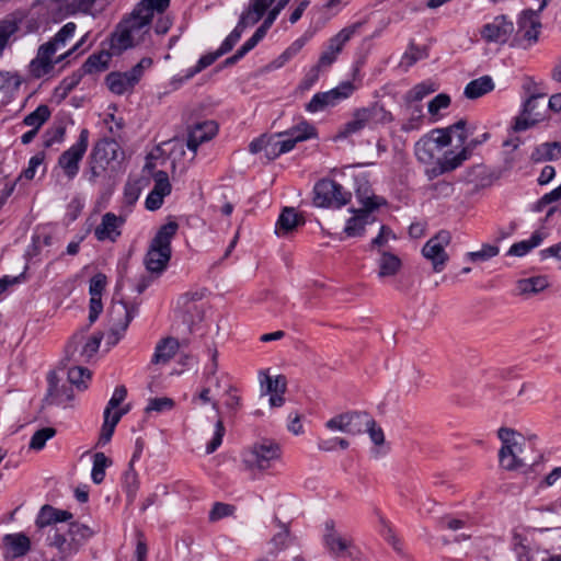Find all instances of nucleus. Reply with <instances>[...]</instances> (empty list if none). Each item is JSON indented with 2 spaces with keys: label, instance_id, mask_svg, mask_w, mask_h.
<instances>
[{
  "label": "nucleus",
  "instance_id": "1",
  "mask_svg": "<svg viewBox=\"0 0 561 561\" xmlns=\"http://www.w3.org/2000/svg\"><path fill=\"white\" fill-rule=\"evenodd\" d=\"M497 436L502 442L499 461L503 469L508 471L520 470L534 466L540 458V455L536 453L533 439L525 438L515 430L501 427L497 431Z\"/></svg>",
  "mask_w": 561,
  "mask_h": 561
},
{
  "label": "nucleus",
  "instance_id": "2",
  "mask_svg": "<svg viewBox=\"0 0 561 561\" xmlns=\"http://www.w3.org/2000/svg\"><path fill=\"white\" fill-rule=\"evenodd\" d=\"M178 229L175 221H169L159 228L145 256V265L149 272L161 274L167 268L172 254L171 241Z\"/></svg>",
  "mask_w": 561,
  "mask_h": 561
},
{
  "label": "nucleus",
  "instance_id": "3",
  "mask_svg": "<svg viewBox=\"0 0 561 561\" xmlns=\"http://www.w3.org/2000/svg\"><path fill=\"white\" fill-rule=\"evenodd\" d=\"M352 199V193L332 179H321L313 186V204L321 208L340 209Z\"/></svg>",
  "mask_w": 561,
  "mask_h": 561
},
{
  "label": "nucleus",
  "instance_id": "4",
  "mask_svg": "<svg viewBox=\"0 0 561 561\" xmlns=\"http://www.w3.org/2000/svg\"><path fill=\"white\" fill-rule=\"evenodd\" d=\"M390 118L391 114L378 103L357 108L354 111L352 119L340 128L337 137L347 138L360 133L366 127H370L373 123L385 122Z\"/></svg>",
  "mask_w": 561,
  "mask_h": 561
},
{
  "label": "nucleus",
  "instance_id": "5",
  "mask_svg": "<svg viewBox=\"0 0 561 561\" xmlns=\"http://www.w3.org/2000/svg\"><path fill=\"white\" fill-rule=\"evenodd\" d=\"M84 332H76L65 347L66 358L76 364L88 363L99 351L103 339V333L96 332L83 343Z\"/></svg>",
  "mask_w": 561,
  "mask_h": 561
},
{
  "label": "nucleus",
  "instance_id": "6",
  "mask_svg": "<svg viewBox=\"0 0 561 561\" xmlns=\"http://www.w3.org/2000/svg\"><path fill=\"white\" fill-rule=\"evenodd\" d=\"M282 456V448L278 443L272 439H262L254 444L244 458L250 469L266 470L273 467Z\"/></svg>",
  "mask_w": 561,
  "mask_h": 561
},
{
  "label": "nucleus",
  "instance_id": "7",
  "mask_svg": "<svg viewBox=\"0 0 561 561\" xmlns=\"http://www.w3.org/2000/svg\"><path fill=\"white\" fill-rule=\"evenodd\" d=\"M89 130L82 128L77 141L58 158V167L62 170L68 180H73L79 173L80 162L89 146Z\"/></svg>",
  "mask_w": 561,
  "mask_h": 561
},
{
  "label": "nucleus",
  "instance_id": "8",
  "mask_svg": "<svg viewBox=\"0 0 561 561\" xmlns=\"http://www.w3.org/2000/svg\"><path fill=\"white\" fill-rule=\"evenodd\" d=\"M355 90L356 88L353 82L343 81L330 91L316 93L309 103L306 104V111L317 113L324 111L327 107L335 106L341 101L350 98Z\"/></svg>",
  "mask_w": 561,
  "mask_h": 561
},
{
  "label": "nucleus",
  "instance_id": "9",
  "mask_svg": "<svg viewBox=\"0 0 561 561\" xmlns=\"http://www.w3.org/2000/svg\"><path fill=\"white\" fill-rule=\"evenodd\" d=\"M515 31L512 20L506 15L501 14L495 16L492 21L485 23L481 30V38L486 44H506Z\"/></svg>",
  "mask_w": 561,
  "mask_h": 561
},
{
  "label": "nucleus",
  "instance_id": "10",
  "mask_svg": "<svg viewBox=\"0 0 561 561\" xmlns=\"http://www.w3.org/2000/svg\"><path fill=\"white\" fill-rule=\"evenodd\" d=\"M450 242V233L446 230L439 231L431 238L423 247L422 254L433 264V270L437 273L442 272L448 261V254L445 247Z\"/></svg>",
  "mask_w": 561,
  "mask_h": 561
},
{
  "label": "nucleus",
  "instance_id": "11",
  "mask_svg": "<svg viewBox=\"0 0 561 561\" xmlns=\"http://www.w3.org/2000/svg\"><path fill=\"white\" fill-rule=\"evenodd\" d=\"M138 312L136 305H128L121 301L114 304L110 310L111 336H114V343L118 342L129 323Z\"/></svg>",
  "mask_w": 561,
  "mask_h": 561
},
{
  "label": "nucleus",
  "instance_id": "12",
  "mask_svg": "<svg viewBox=\"0 0 561 561\" xmlns=\"http://www.w3.org/2000/svg\"><path fill=\"white\" fill-rule=\"evenodd\" d=\"M546 4L547 2L543 0L538 11L525 10L522 12L517 22L518 30L516 32V41H526L528 46L538 41L539 30L541 27L538 12L542 11Z\"/></svg>",
  "mask_w": 561,
  "mask_h": 561
},
{
  "label": "nucleus",
  "instance_id": "13",
  "mask_svg": "<svg viewBox=\"0 0 561 561\" xmlns=\"http://www.w3.org/2000/svg\"><path fill=\"white\" fill-rule=\"evenodd\" d=\"M318 136L317 129L307 121H301L299 124L293 126L286 131L276 134L279 138V148L283 153L293 150L297 142H301Z\"/></svg>",
  "mask_w": 561,
  "mask_h": 561
},
{
  "label": "nucleus",
  "instance_id": "14",
  "mask_svg": "<svg viewBox=\"0 0 561 561\" xmlns=\"http://www.w3.org/2000/svg\"><path fill=\"white\" fill-rule=\"evenodd\" d=\"M543 98L528 96L524 103L523 111L515 118L514 130L524 131L545 119V106L540 104Z\"/></svg>",
  "mask_w": 561,
  "mask_h": 561
},
{
  "label": "nucleus",
  "instance_id": "15",
  "mask_svg": "<svg viewBox=\"0 0 561 561\" xmlns=\"http://www.w3.org/2000/svg\"><path fill=\"white\" fill-rule=\"evenodd\" d=\"M357 196L359 198V202L363 204L364 209H360L358 211L351 209L352 211L356 213L357 215L354 217H351L346 221L344 232L348 237L362 236L365 231V225L367 224L368 213L375 210L380 205L379 203L376 202L375 196L363 197L360 195V190H357Z\"/></svg>",
  "mask_w": 561,
  "mask_h": 561
},
{
  "label": "nucleus",
  "instance_id": "16",
  "mask_svg": "<svg viewBox=\"0 0 561 561\" xmlns=\"http://www.w3.org/2000/svg\"><path fill=\"white\" fill-rule=\"evenodd\" d=\"M356 25L342 28L336 35L329 39L327 49L320 55L318 68L330 67L342 51L344 45L355 34Z\"/></svg>",
  "mask_w": 561,
  "mask_h": 561
},
{
  "label": "nucleus",
  "instance_id": "17",
  "mask_svg": "<svg viewBox=\"0 0 561 561\" xmlns=\"http://www.w3.org/2000/svg\"><path fill=\"white\" fill-rule=\"evenodd\" d=\"M262 394H270V405L282 407L285 402L284 393L287 389V379L284 375L271 377L265 373L260 374Z\"/></svg>",
  "mask_w": 561,
  "mask_h": 561
},
{
  "label": "nucleus",
  "instance_id": "18",
  "mask_svg": "<svg viewBox=\"0 0 561 561\" xmlns=\"http://www.w3.org/2000/svg\"><path fill=\"white\" fill-rule=\"evenodd\" d=\"M125 221L126 218L124 216H117L114 213H105L101 218L100 225L94 229V237L101 242H115L122 234V227Z\"/></svg>",
  "mask_w": 561,
  "mask_h": 561
},
{
  "label": "nucleus",
  "instance_id": "19",
  "mask_svg": "<svg viewBox=\"0 0 561 561\" xmlns=\"http://www.w3.org/2000/svg\"><path fill=\"white\" fill-rule=\"evenodd\" d=\"M218 133V125L215 121H204L188 127L186 147L196 153L198 147L213 139Z\"/></svg>",
  "mask_w": 561,
  "mask_h": 561
},
{
  "label": "nucleus",
  "instance_id": "20",
  "mask_svg": "<svg viewBox=\"0 0 561 561\" xmlns=\"http://www.w3.org/2000/svg\"><path fill=\"white\" fill-rule=\"evenodd\" d=\"M323 542L328 551L336 559L352 557L351 540L341 536L334 528V522L328 520L325 523V534Z\"/></svg>",
  "mask_w": 561,
  "mask_h": 561
},
{
  "label": "nucleus",
  "instance_id": "21",
  "mask_svg": "<svg viewBox=\"0 0 561 561\" xmlns=\"http://www.w3.org/2000/svg\"><path fill=\"white\" fill-rule=\"evenodd\" d=\"M47 546L54 550L49 561H68L78 553L67 535L59 528H55L54 533L47 536Z\"/></svg>",
  "mask_w": 561,
  "mask_h": 561
},
{
  "label": "nucleus",
  "instance_id": "22",
  "mask_svg": "<svg viewBox=\"0 0 561 561\" xmlns=\"http://www.w3.org/2000/svg\"><path fill=\"white\" fill-rule=\"evenodd\" d=\"M138 70L133 68L125 72H111L106 76V83L111 92L122 95L131 90L140 80Z\"/></svg>",
  "mask_w": 561,
  "mask_h": 561
},
{
  "label": "nucleus",
  "instance_id": "23",
  "mask_svg": "<svg viewBox=\"0 0 561 561\" xmlns=\"http://www.w3.org/2000/svg\"><path fill=\"white\" fill-rule=\"evenodd\" d=\"M135 31H139V28L131 27L126 21L118 23L110 39V48L113 54L119 55L134 46L131 33Z\"/></svg>",
  "mask_w": 561,
  "mask_h": 561
},
{
  "label": "nucleus",
  "instance_id": "24",
  "mask_svg": "<svg viewBox=\"0 0 561 561\" xmlns=\"http://www.w3.org/2000/svg\"><path fill=\"white\" fill-rule=\"evenodd\" d=\"M48 389L45 397L47 404L64 405L71 401L75 397L71 386H58V379L55 373H50L47 377Z\"/></svg>",
  "mask_w": 561,
  "mask_h": 561
},
{
  "label": "nucleus",
  "instance_id": "25",
  "mask_svg": "<svg viewBox=\"0 0 561 561\" xmlns=\"http://www.w3.org/2000/svg\"><path fill=\"white\" fill-rule=\"evenodd\" d=\"M119 150L121 146L115 139L103 138L94 145L90 156L110 167L112 162L118 160Z\"/></svg>",
  "mask_w": 561,
  "mask_h": 561
},
{
  "label": "nucleus",
  "instance_id": "26",
  "mask_svg": "<svg viewBox=\"0 0 561 561\" xmlns=\"http://www.w3.org/2000/svg\"><path fill=\"white\" fill-rule=\"evenodd\" d=\"M113 51L102 49L98 53H94L88 57L84 64L81 66V71L83 75H92L105 71L113 56Z\"/></svg>",
  "mask_w": 561,
  "mask_h": 561
},
{
  "label": "nucleus",
  "instance_id": "27",
  "mask_svg": "<svg viewBox=\"0 0 561 561\" xmlns=\"http://www.w3.org/2000/svg\"><path fill=\"white\" fill-rule=\"evenodd\" d=\"M304 224V218L298 215L294 208L286 207L283 209L277 219L275 232L278 236H285L293 231L297 226Z\"/></svg>",
  "mask_w": 561,
  "mask_h": 561
},
{
  "label": "nucleus",
  "instance_id": "28",
  "mask_svg": "<svg viewBox=\"0 0 561 561\" xmlns=\"http://www.w3.org/2000/svg\"><path fill=\"white\" fill-rule=\"evenodd\" d=\"M70 540L73 548L79 550L87 543V541L94 535V530L89 526L80 523H70L68 529L64 531Z\"/></svg>",
  "mask_w": 561,
  "mask_h": 561
},
{
  "label": "nucleus",
  "instance_id": "29",
  "mask_svg": "<svg viewBox=\"0 0 561 561\" xmlns=\"http://www.w3.org/2000/svg\"><path fill=\"white\" fill-rule=\"evenodd\" d=\"M22 23V18L16 13H11L0 20V56L8 45L11 36L19 30Z\"/></svg>",
  "mask_w": 561,
  "mask_h": 561
},
{
  "label": "nucleus",
  "instance_id": "30",
  "mask_svg": "<svg viewBox=\"0 0 561 561\" xmlns=\"http://www.w3.org/2000/svg\"><path fill=\"white\" fill-rule=\"evenodd\" d=\"M3 543L13 558L23 557L31 550L30 538L22 533L5 535Z\"/></svg>",
  "mask_w": 561,
  "mask_h": 561
},
{
  "label": "nucleus",
  "instance_id": "31",
  "mask_svg": "<svg viewBox=\"0 0 561 561\" xmlns=\"http://www.w3.org/2000/svg\"><path fill=\"white\" fill-rule=\"evenodd\" d=\"M179 348V341L174 337H164L156 346L153 356L151 358L152 364H165L176 353Z\"/></svg>",
  "mask_w": 561,
  "mask_h": 561
},
{
  "label": "nucleus",
  "instance_id": "32",
  "mask_svg": "<svg viewBox=\"0 0 561 561\" xmlns=\"http://www.w3.org/2000/svg\"><path fill=\"white\" fill-rule=\"evenodd\" d=\"M530 159L536 163L561 159V142L551 141L540 144L531 152Z\"/></svg>",
  "mask_w": 561,
  "mask_h": 561
},
{
  "label": "nucleus",
  "instance_id": "33",
  "mask_svg": "<svg viewBox=\"0 0 561 561\" xmlns=\"http://www.w3.org/2000/svg\"><path fill=\"white\" fill-rule=\"evenodd\" d=\"M494 82L490 76H482L471 80L465 88L463 94L467 99L476 100L493 91Z\"/></svg>",
  "mask_w": 561,
  "mask_h": 561
},
{
  "label": "nucleus",
  "instance_id": "34",
  "mask_svg": "<svg viewBox=\"0 0 561 561\" xmlns=\"http://www.w3.org/2000/svg\"><path fill=\"white\" fill-rule=\"evenodd\" d=\"M378 266H379L378 276L379 277H389V276H394L400 271V268L402 266V262L399 259V256H397L390 252L382 251L380 253V257L378 260Z\"/></svg>",
  "mask_w": 561,
  "mask_h": 561
},
{
  "label": "nucleus",
  "instance_id": "35",
  "mask_svg": "<svg viewBox=\"0 0 561 561\" xmlns=\"http://www.w3.org/2000/svg\"><path fill=\"white\" fill-rule=\"evenodd\" d=\"M95 0H66L64 5L60 7V18L72 16L79 13L92 14V8L95 4Z\"/></svg>",
  "mask_w": 561,
  "mask_h": 561
},
{
  "label": "nucleus",
  "instance_id": "36",
  "mask_svg": "<svg viewBox=\"0 0 561 561\" xmlns=\"http://www.w3.org/2000/svg\"><path fill=\"white\" fill-rule=\"evenodd\" d=\"M153 18V13L150 9L141 0L133 10L129 18L125 21L131 25L134 28L141 30L144 26L150 24Z\"/></svg>",
  "mask_w": 561,
  "mask_h": 561
},
{
  "label": "nucleus",
  "instance_id": "37",
  "mask_svg": "<svg viewBox=\"0 0 561 561\" xmlns=\"http://www.w3.org/2000/svg\"><path fill=\"white\" fill-rule=\"evenodd\" d=\"M347 420V434L356 435L363 433L366 428V425H375V420L370 417L368 413L365 412H348Z\"/></svg>",
  "mask_w": 561,
  "mask_h": 561
},
{
  "label": "nucleus",
  "instance_id": "38",
  "mask_svg": "<svg viewBox=\"0 0 561 561\" xmlns=\"http://www.w3.org/2000/svg\"><path fill=\"white\" fill-rule=\"evenodd\" d=\"M549 283L546 276H534L519 279L517 289L522 295L538 294L548 287Z\"/></svg>",
  "mask_w": 561,
  "mask_h": 561
},
{
  "label": "nucleus",
  "instance_id": "39",
  "mask_svg": "<svg viewBox=\"0 0 561 561\" xmlns=\"http://www.w3.org/2000/svg\"><path fill=\"white\" fill-rule=\"evenodd\" d=\"M543 240L539 231H535L528 240L514 243L507 251V255L524 256L534 248L538 247Z\"/></svg>",
  "mask_w": 561,
  "mask_h": 561
},
{
  "label": "nucleus",
  "instance_id": "40",
  "mask_svg": "<svg viewBox=\"0 0 561 561\" xmlns=\"http://www.w3.org/2000/svg\"><path fill=\"white\" fill-rule=\"evenodd\" d=\"M111 465L112 460L104 453L94 454L91 479L95 484H101L104 481L105 470Z\"/></svg>",
  "mask_w": 561,
  "mask_h": 561
},
{
  "label": "nucleus",
  "instance_id": "41",
  "mask_svg": "<svg viewBox=\"0 0 561 561\" xmlns=\"http://www.w3.org/2000/svg\"><path fill=\"white\" fill-rule=\"evenodd\" d=\"M50 114L49 107L45 104H41L35 111L24 117L23 123L38 131V129L49 119Z\"/></svg>",
  "mask_w": 561,
  "mask_h": 561
},
{
  "label": "nucleus",
  "instance_id": "42",
  "mask_svg": "<svg viewBox=\"0 0 561 561\" xmlns=\"http://www.w3.org/2000/svg\"><path fill=\"white\" fill-rule=\"evenodd\" d=\"M91 379V371L88 368L76 365L68 370V386H76L79 390L88 388V381Z\"/></svg>",
  "mask_w": 561,
  "mask_h": 561
},
{
  "label": "nucleus",
  "instance_id": "43",
  "mask_svg": "<svg viewBox=\"0 0 561 561\" xmlns=\"http://www.w3.org/2000/svg\"><path fill=\"white\" fill-rule=\"evenodd\" d=\"M476 125H468L466 119H459L449 126L453 135L457 138L459 145L463 147L470 136L474 135Z\"/></svg>",
  "mask_w": 561,
  "mask_h": 561
},
{
  "label": "nucleus",
  "instance_id": "44",
  "mask_svg": "<svg viewBox=\"0 0 561 561\" xmlns=\"http://www.w3.org/2000/svg\"><path fill=\"white\" fill-rule=\"evenodd\" d=\"M470 157L467 154V151L461 148L459 152H455L453 150L446 151L438 160L448 172H451L459 168Z\"/></svg>",
  "mask_w": 561,
  "mask_h": 561
},
{
  "label": "nucleus",
  "instance_id": "45",
  "mask_svg": "<svg viewBox=\"0 0 561 561\" xmlns=\"http://www.w3.org/2000/svg\"><path fill=\"white\" fill-rule=\"evenodd\" d=\"M436 85L432 82H421L414 85L407 94L405 102L407 103H417L422 101L425 96L436 91Z\"/></svg>",
  "mask_w": 561,
  "mask_h": 561
},
{
  "label": "nucleus",
  "instance_id": "46",
  "mask_svg": "<svg viewBox=\"0 0 561 561\" xmlns=\"http://www.w3.org/2000/svg\"><path fill=\"white\" fill-rule=\"evenodd\" d=\"M428 53L426 47H420L414 43H410L408 50L403 54L401 58V66L407 68L412 67L415 62L421 59L427 58Z\"/></svg>",
  "mask_w": 561,
  "mask_h": 561
},
{
  "label": "nucleus",
  "instance_id": "47",
  "mask_svg": "<svg viewBox=\"0 0 561 561\" xmlns=\"http://www.w3.org/2000/svg\"><path fill=\"white\" fill-rule=\"evenodd\" d=\"M89 167L87 171L84 172V176L87 178L88 182L92 185L96 184L98 181L105 176L108 165L104 164L103 162H100L96 159H92L91 156H89Z\"/></svg>",
  "mask_w": 561,
  "mask_h": 561
},
{
  "label": "nucleus",
  "instance_id": "48",
  "mask_svg": "<svg viewBox=\"0 0 561 561\" xmlns=\"http://www.w3.org/2000/svg\"><path fill=\"white\" fill-rule=\"evenodd\" d=\"M55 435L56 430L54 427H43L37 430L31 437L28 447L34 450H42L45 447L46 442Z\"/></svg>",
  "mask_w": 561,
  "mask_h": 561
},
{
  "label": "nucleus",
  "instance_id": "49",
  "mask_svg": "<svg viewBox=\"0 0 561 561\" xmlns=\"http://www.w3.org/2000/svg\"><path fill=\"white\" fill-rule=\"evenodd\" d=\"M234 512H236L234 505H231L228 503H222V502H216V503H214V505L208 514V519H209V522L215 523L225 517L232 516L234 514Z\"/></svg>",
  "mask_w": 561,
  "mask_h": 561
},
{
  "label": "nucleus",
  "instance_id": "50",
  "mask_svg": "<svg viewBox=\"0 0 561 561\" xmlns=\"http://www.w3.org/2000/svg\"><path fill=\"white\" fill-rule=\"evenodd\" d=\"M219 57H221V55L219 54L218 50L208 53V54L202 56L194 67L187 69V73L185 75V78L190 79V78L194 77L196 73H198V72L203 71L204 69H206L207 67L211 66Z\"/></svg>",
  "mask_w": 561,
  "mask_h": 561
},
{
  "label": "nucleus",
  "instance_id": "51",
  "mask_svg": "<svg viewBox=\"0 0 561 561\" xmlns=\"http://www.w3.org/2000/svg\"><path fill=\"white\" fill-rule=\"evenodd\" d=\"M500 252L497 245L493 244H483L481 250L467 253L468 259L471 262H484L494 256H496Z\"/></svg>",
  "mask_w": 561,
  "mask_h": 561
},
{
  "label": "nucleus",
  "instance_id": "52",
  "mask_svg": "<svg viewBox=\"0 0 561 561\" xmlns=\"http://www.w3.org/2000/svg\"><path fill=\"white\" fill-rule=\"evenodd\" d=\"M56 523H58L57 508L50 505H44L37 515L36 526L44 528Z\"/></svg>",
  "mask_w": 561,
  "mask_h": 561
},
{
  "label": "nucleus",
  "instance_id": "53",
  "mask_svg": "<svg viewBox=\"0 0 561 561\" xmlns=\"http://www.w3.org/2000/svg\"><path fill=\"white\" fill-rule=\"evenodd\" d=\"M21 80L19 76L9 72H0V91L12 94L19 90Z\"/></svg>",
  "mask_w": 561,
  "mask_h": 561
},
{
  "label": "nucleus",
  "instance_id": "54",
  "mask_svg": "<svg viewBox=\"0 0 561 561\" xmlns=\"http://www.w3.org/2000/svg\"><path fill=\"white\" fill-rule=\"evenodd\" d=\"M415 156L419 161L430 163L434 159V145L432 140H421L415 145Z\"/></svg>",
  "mask_w": 561,
  "mask_h": 561
},
{
  "label": "nucleus",
  "instance_id": "55",
  "mask_svg": "<svg viewBox=\"0 0 561 561\" xmlns=\"http://www.w3.org/2000/svg\"><path fill=\"white\" fill-rule=\"evenodd\" d=\"M53 69V61L45 60L43 57L36 56L30 64V72L34 78H42L50 72Z\"/></svg>",
  "mask_w": 561,
  "mask_h": 561
},
{
  "label": "nucleus",
  "instance_id": "56",
  "mask_svg": "<svg viewBox=\"0 0 561 561\" xmlns=\"http://www.w3.org/2000/svg\"><path fill=\"white\" fill-rule=\"evenodd\" d=\"M154 186L151 190L163 197L168 196L171 193V183L169 181L168 173L165 171H157L153 174Z\"/></svg>",
  "mask_w": 561,
  "mask_h": 561
},
{
  "label": "nucleus",
  "instance_id": "57",
  "mask_svg": "<svg viewBox=\"0 0 561 561\" xmlns=\"http://www.w3.org/2000/svg\"><path fill=\"white\" fill-rule=\"evenodd\" d=\"M81 78V73H72L69 77H66L56 88V93L61 99H65L80 83Z\"/></svg>",
  "mask_w": 561,
  "mask_h": 561
},
{
  "label": "nucleus",
  "instance_id": "58",
  "mask_svg": "<svg viewBox=\"0 0 561 561\" xmlns=\"http://www.w3.org/2000/svg\"><path fill=\"white\" fill-rule=\"evenodd\" d=\"M268 30L270 27L262 23L256 28L254 34L239 48L240 53H242L245 56L249 51H251L265 37Z\"/></svg>",
  "mask_w": 561,
  "mask_h": 561
},
{
  "label": "nucleus",
  "instance_id": "59",
  "mask_svg": "<svg viewBox=\"0 0 561 561\" xmlns=\"http://www.w3.org/2000/svg\"><path fill=\"white\" fill-rule=\"evenodd\" d=\"M408 104H409L408 108L411 111V117L402 126V129L404 131H410V130L419 128L421 126V123L423 119L422 106L419 104L413 105L412 103H408Z\"/></svg>",
  "mask_w": 561,
  "mask_h": 561
},
{
  "label": "nucleus",
  "instance_id": "60",
  "mask_svg": "<svg viewBox=\"0 0 561 561\" xmlns=\"http://www.w3.org/2000/svg\"><path fill=\"white\" fill-rule=\"evenodd\" d=\"M307 38L306 37H299L295 42L291 43V45L286 48V50L278 57L277 67L283 66L285 62H287L289 59H291L295 55H297L302 47L306 45Z\"/></svg>",
  "mask_w": 561,
  "mask_h": 561
},
{
  "label": "nucleus",
  "instance_id": "61",
  "mask_svg": "<svg viewBox=\"0 0 561 561\" xmlns=\"http://www.w3.org/2000/svg\"><path fill=\"white\" fill-rule=\"evenodd\" d=\"M107 284L106 275L103 273L95 274L89 284V294L92 297L102 298V294L105 290Z\"/></svg>",
  "mask_w": 561,
  "mask_h": 561
},
{
  "label": "nucleus",
  "instance_id": "62",
  "mask_svg": "<svg viewBox=\"0 0 561 561\" xmlns=\"http://www.w3.org/2000/svg\"><path fill=\"white\" fill-rule=\"evenodd\" d=\"M174 407V401L167 397L152 398L149 400L146 407V412H164L169 411Z\"/></svg>",
  "mask_w": 561,
  "mask_h": 561
},
{
  "label": "nucleus",
  "instance_id": "63",
  "mask_svg": "<svg viewBox=\"0 0 561 561\" xmlns=\"http://www.w3.org/2000/svg\"><path fill=\"white\" fill-rule=\"evenodd\" d=\"M65 136V128L61 126L49 128L43 135L44 148H49L56 142H61Z\"/></svg>",
  "mask_w": 561,
  "mask_h": 561
},
{
  "label": "nucleus",
  "instance_id": "64",
  "mask_svg": "<svg viewBox=\"0 0 561 561\" xmlns=\"http://www.w3.org/2000/svg\"><path fill=\"white\" fill-rule=\"evenodd\" d=\"M262 18V14H259L252 8L248 7V9L240 15L237 26L243 32L248 26L254 25Z\"/></svg>",
  "mask_w": 561,
  "mask_h": 561
}]
</instances>
